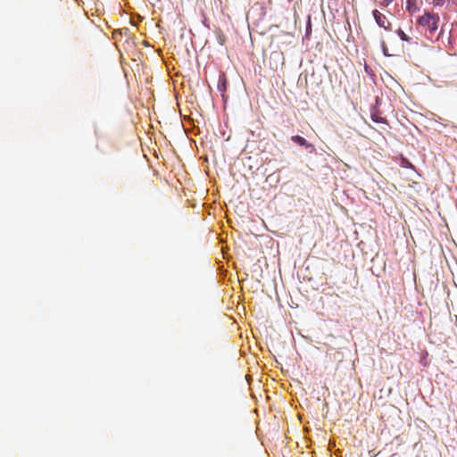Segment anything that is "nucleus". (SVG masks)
<instances>
[{
	"label": "nucleus",
	"instance_id": "nucleus-7",
	"mask_svg": "<svg viewBox=\"0 0 457 457\" xmlns=\"http://www.w3.org/2000/svg\"><path fill=\"white\" fill-rule=\"evenodd\" d=\"M446 0H433L434 5L442 6L445 4Z\"/></svg>",
	"mask_w": 457,
	"mask_h": 457
},
{
	"label": "nucleus",
	"instance_id": "nucleus-9",
	"mask_svg": "<svg viewBox=\"0 0 457 457\" xmlns=\"http://www.w3.org/2000/svg\"><path fill=\"white\" fill-rule=\"evenodd\" d=\"M453 4L457 5V0H452Z\"/></svg>",
	"mask_w": 457,
	"mask_h": 457
},
{
	"label": "nucleus",
	"instance_id": "nucleus-5",
	"mask_svg": "<svg viewBox=\"0 0 457 457\" xmlns=\"http://www.w3.org/2000/svg\"><path fill=\"white\" fill-rule=\"evenodd\" d=\"M396 33L398 37L401 38V40L405 41L407 43H412V38L410 37L403 29H398L396 30Z\"/></svg>",
	"mask_w": 457,
	"mask_h": 457
},
{
	"label": "nucleus",
	"instance_id": "nucleus-4",
	"mask_svg": "<svg viewBox=\"0 0 457 457\" xmlns=\"http://www.w3.org/2000/svg\"><path fill=\"white\" fill-rule=\"evenodd\" d=\"M371 120L376 123H386V119L378 112L371 113Z\"/></svg>",
	"mask_w": 457,
	"mask_h": 457
},
{
	"label": "nucleus",
	"instance_id": "nucleus-6",
	"mask_svg": "<svg viewBox=\"0 0 457 457\" xmlns=\"http://www.w3.org/2000/svg\"><path fill=\"white\" fill-rule=\"evenodd\" d=\"M216 35H217V40H218V42H219L221 46H222V45H224V44H225V42H226V37H225V35H224L220 30L217 31V32H216Z\"/></svg>",
	"mask_w": 457,
	"mask_h": 457
},
{
	"label": "nucleus",
	"instance_id": "nucleus-1",
	"mask_svg": "<svg viewBox=\"0 0 457 457\" xmlns=\"http://www.w3.org/2000/svg\"><path fill=\"white\" fill-rule=\"evenodd\" d=\"M439 17L437 14L426 12L418 19V23L422 28L433 34L438 28Z\"/></svg>",
	"mask_w": 457,
	"mask_h": 457
},
{
	"label": "nucleus",
	"instance_id": "nucleus-8",
	"mask_svg": "<svg viewBox=\"0 0 457 457\" xmlns=\"http://www.w3.org/2000/svg\"><path fill=\"white\" fill-rule=\"evenodd\" d=\"M382 48H383L384 54H385V55H389V54L386 53V51H387V47H386V44H385L384 42L382 43Z\"/></svg>",
	"mask_w": 457,
	"mask_h": 457
},
{
	"label": "nucleus",
	"instance_id": "nucleus-3",
	"mask_svg": "<svg viewBox=\"0 0 457 457\" xmlns=\"http://www.w3.org/2000/svg\"><path fill=\"white\" fill-rule=\"evenodd\" d=\"M291 140L294 143L297 144L298 145L303 146V147H305L307 149L308 148H312V149L313 148V145L309 143V142H307V140L304 137H301V136H298V135L292 136L291 137Z\"/></svg>",
	"mask_w": 457,
	"mask_h": 457
},
{
	"label": "nucleus",
	"instance_id": "nucleus-2",
	"mask_svg": "<svg viewBox=\"0 0 457 457\" xmlns=\"http://www.w3.org/2000/svg\"><path fill=\"white\" fill-rule=\"evenodd\" d=\"M372 14L379 27L385 29L386 30L391 29V23L384 13L380 12L378 10H374Z\"/></svg>",
	"mask_w": 457,
	"mask_h": 457
}]
</instances>
